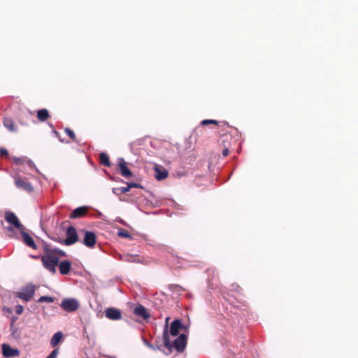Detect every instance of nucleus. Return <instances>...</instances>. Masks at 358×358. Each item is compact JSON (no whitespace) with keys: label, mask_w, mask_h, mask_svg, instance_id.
<instances>
[{"label":"nucleus","mask_w":358,"mask_h":358,"mask_svg":"<svg viewBox=\"0 0 358 358\" xmlns=\"http://www.w3.org/2000/svg\"><path fill=\"white\" fill-rule=\"evenodd\" d=\"M112 191H113V193L116 195H119L120 194H121L120 192V190L118 189V188H116V187L113 188Z\"/></svg>","instance_id":"obj_37"},{"label":"nucleus","mask_w":358,"mask_h":358,"mask_svg":"<svg viewBox=\"0 0 358 358\" xmlns=\"http://www.w3.org/2000/svg\"><path fill=\"white\" fill-rule=\"evenodd\" d=\"M217 122L216 120H203L201 124L202 125H207V124H217Z\"/></svg>","instance_id":"obj_28"},{"label":"nucleus","mask_w":358,"mask_h":358,"mask_svg":"<svg viewBox=\"0 0 358 358\" xmlns=\"http://www.w3.org/2000/svg\"><path fill=\"white\" fill-rule=\"evenodd\" d=\"M96 234L94 232L86 231L83 243L88 248H92L96 243Z\"/></svg>","instance_id":"obj_8"},{"label":"nucleus","mask_w":358,"mask_h":358,"mask_svg":"<svg viewBox=\"0 0 358 358\" xmlns=\"http://www.w3.org/2000/svg\"><path fill=\"white\" fill-rule=\"evenodd\" d=\"M3 126L10 132H17V129L11 118L5 117L3 120Z\"/></svg>","instance_id":"obj_17"},{"label":"nucleus","mask_w":358,"mask_h":358,"mask_svg":"<svg viewBox=\"0 0 358 358\" xmlns=\"http://www.w3.org/2000/svg\"><path fill=\"white\" fill-rule=\"evenodd\" d=\"M0 153L1 155H8V151L5 148H1L0 149Z\"/></svg>","instance_id":"obj_36"},{"label":"nucleus","mask_w":358,"mask_h":358,"mask_svg":"<svg viewBox=\"0 0 358 358\" xmlns=\"http://www.w3.org/2000/svg\"><path fill=\"white\" fill-rule=\"evenodd\" d=\"M79 301L75 298H66L62 301L60 307L65 311L71 313L79 308Z\"/></svg>","instance_id":"obj_4"},{"label":"nucleus","mask_w":358,"mask_h":358,"mask_svg":"<svg viewBox=\"0 0 358 358\" xmlns=\"http://www.w3.org/2000/svg\"><path fill=\"white\" fill-rule=\"evenodd\" d=\"M161 351H162L163 353H164L165 355H169V353H168L167 352H165V351H164V350H163L162 349V350H161Z\"/></svg>","instance_id":"obj_41"},{"label":"nucleus","mask_w":358,"mask_h":358,"mask_svg":"<svg viewBox=\"0 0 358 358\" xmlns=\"http://www.w3.org/2000/svg\"><path fill=\"white\" fill-rule=\"evenodd\" d=\"M106 317L111 320H118L122 317L121 311L115 308H108L105 310Z\"/></svg>","instance_id":"obj_10"},{"label":"nucleus","mask_w":358,"mask_h":358,"mask_svg":"<svg viewBox=\"0 0 358 358\" xmlns=\"http://www.w3.org/2000/svg\"><path fill=\"white\" fill-rule=\"evenodd\" d=\"M118 166L120 171V173L124 178H130L132 176L131 171L126 165V162L123 158H119L118 159Z\"/></svg>","instance_id":"obj_11"},{"label":"nucleus","mask_w":358,"mask_h":358,"mask_svg":"<svg viewBox=\"0 0 358 358\" xmlns=\"http://www.w3.org/2000/svg\"><path fill=\"white\" fill-rule=\"evenodd\" d=\"M124 260L129 262H139V261L136 260L134 256L127 257Z\"/></svg>","instance_id":"obj_32"},{"label":"nucleus","mask_w":358,"mask_h":358,"mask_svg":"<svg viewBox=\"0 0 358 358\" xmlns=\"http://www.w3.org/2000/svg\"><path fill=\"white\" fill-rule=\"evenodd\" d=\"M117 235L123 238H131V235L127 231L124 230H120L117 232Z\"/></svg>","instance_id":"obj_27"},{"label":"nucleus","mask_w":358,"mask_h":358,"mask_svg":"<svg viewBox=\"0 0 358 358\" xmlns=\"http://www.w3.org/2000/svg\"><path fill=\"white\" fill-rule=\"evenodd\" d=\"M25 162H26V163H27V166H28L29 168H31V169H36V166H35V164H34V163L31 160H30V159H27V158L25 157Z\"/></svg>","instance_id":"obj_30"},{"label":"nucleus","mask_w":358,"mask_h":358,"mask_svg":"<svg viewBox=\"0 0 358 358\" xmlns=\"http://www.w3.org/2000/svg\"><path fill=\"white\" fill-rule=\"evenodd\" d=\"M127 186L130 190L132 187H140L141 185L135 182H128Z\"/></svg>","instance_id":"obj_33"},{"label":"nucleus","mask_w":358,"mask_h":358,"mask_svg":"<svg viewBox=\"0 0 358 358\" xmlns=\"http://www.w3.org/2000/svg\"><path fill=\"white\" fill-rule=\"evenodd\" d=\"M228 154H229V149H228V148H225V149H224V150H222V155H223L224 157L227 156V155H228Z\"/></svg>","instance_id":"obj_38"},{"label":"nucleus","mask_w":358,"mask_h":358,"mask_svg":"<svg viewBox=\"0 0 358 358\" xmlns=\"http://www.w3.org/2000/svg\"><path fill=\"white\" fill-rule=\"evenodd\" d=\"M169 320V317H166V324H165V326H166V325H167V326L169 327V325H168Z\"/></svg>","instance_id":"obj_40"},{"label":"nucleus","mask_w":358,"mask_h":358,"mask_svg":"<svg viewBox=\"0 0 358 358\" xmlns=\"http://www.w3.org/2000/svg\"><path fill=\"white\" fill-rule=\"evenodd\" d=\"M24 308L21 305H17L15 308V311L17 315H20L22 313Z\"/></svg>","instance_id":"obj_29"},{"label":"nucleus","mask_w":358,"mask_h":358,"mask_svg":"<svg viewBox=\"0 0 358 358\" xmlns=\"http://www.w3.org/2000/svg\"><path fill=\"white\" fill-rule=\"evenodd\" d=\"M99 159L102 165L108 167L110 166L109 157L106 153L101 152L99 155Z\"/></svg>","instance_id":"obj_22"},{"label":"nucleus","mask_w":358,"mask_h":358,"mask_svg":"<svg viewBox=\"0 0 358 358\" xmlns=\"http://www.w3.org/2000/svg\"><path fill=\"white\" fill-rule=\"evenodd\" d=\"M58 355V350L55 349L47 357L48 358H56Z\"/></svg>","instance_id":"obj_31"},{"label":"nucleus","mask_w":358,"mask_h":358,"mask_svg":"<svg viewBox=\"0 0 358 358\" xmlns=\"http://www.w3.org/2000/svg\"><path fill=\"white\" fill-rule=\"evenodd\" d=\"M187 336L185 334H180L173 342V345L178 352H182L187 345Z\"/></svg>","instance_id":"obj_7"},{"label":"nucleus","mask_w":358,"mask_h":358,"mask_svg":"<svg viewBox=\"0 0 358 358\" xmlns=\"http://www.w3.org/2000/svg\"><path fill=\"white\" fill-rule=\"evenodd\" d=\"M21 234H22V236L23 238L24 243L29 247H30L33 249H36V245L34 239L25 231H22Z\"/></svg>","instance_id":"obj_18"},{"label":"nucleus","mask_w":358,"mask_h":358,"mask_svg":"<svg viewBox=\"0 0 358 358\" xmlns=\"http://www.w3.org/2000/svg\"><path fill=\"white\" fill-rule=\"evenodd\" d=\"M155 176L156 179L158 180H164L166 178H167V176H168V174H169L168 171L164 169H161L159 167L155 166Z\"/></svg>","instance_id":"obj_19"},{"label":"nucleus","mask_w":358,"mask_h":358,"mask_svg":"<svg viewBox=\"0 0 358 358\" xmlns=\"http://www.w3.org/2000/svg\"><path fill=\"white\" fill-rule=\"evenodd\" d=\"M14 160H15V163H16L17 164H21L22 162H25V157H22V158H15V159H14Z\"/></svg>","instance_id":"obj_35"},{"label":"nucleus","mask_w":358,"mask_h":358,"mask_svg":"<svg viewBox=\"0 0 358 358\" xmlns=\"http://www.w3.org/2000/svg\"><path fill=\"white\" fill-rule=\"evenodd\" d=\"M163 340H164V346L169 350V352H171L174 345L172 344V343L170 341L167 325H166L164 329Z\"/></svg>","instance_id":"obj_15"},{"label":"nucleus","mask_w":358,"mask_h":358,"mask_svg":"<svg viewBox=\"0 0 358 358\" xmlns=\"http://www.w3.org/2000/svg\"><path fill=\"white\" fill-rule=\"evenodd\" d=\"M66 134L73 140L76 139V135L74 132L69 128L65 129Z\"/></svg>","instance_id":"obj_26"},{"label":"nucleus","mask_w":358,"mask_h":358,"mask_svg":"<svg viewBox=\"0 0 358 358\" xmlns=\"http://www.w3.org/2000/svg\"><path fill=\"white\" fill-rule=\"evenodd\" d=\"M37 117L41 121L44 122L49 117V113L46 109H41L37 112Z\"/></svg>","instance_id":"obj_21"},{"label":"nucleus","mask_w":358,"mask_h":358,"mask_svg":"<svg viewBox=\"0 0 358 358\" xmlns=\"http://www.w3.org/2000/svg\"><path fill=\"white\" fill-rule=\"evenodd\" d=\"M14 178L15 185L18 189H20L27 192H31L33 191L34 188L31 184L27 180L19 176H15Z\"/></svg>","instance_id":"obj_5"},{"label":"nucleus","mask_w":358,"mask_h":358,"mask_svg":"<svg viewBox=\"0 0 358 358\" xmlns=\"http://www.w3.org/2000/svg\"><path fill=\"white\" fill-rule=\"evenodd\" d=\"M46 358H48V357H46Z\"/></svg>","instance_id":"obj_42"},{"label":"nucleus","mask_w":358,"mask_h":358,"mask_svg":"<svg viewBox=\"0 0 358 358\" xmlns=\"http://www.w3.org/2000/svg\"><path fill=\"white\" fill-rule=\"evenodd\" d=\"M36 289V287L34 285L27 284L17 293V296L22 300L29 301L34 296Z\"/></svg>","instance_id":"obj_2"},{"label":"nucleus","mask_w":358,"mask_h":358,"mask_svg":"<svg viewBox=\"0 0 358 358\" xmlns=\"http://www.w3.org/2000/svg\"><path fill=\"white\" fill-rule=\"evenodd\" d=\"M88 208L87 206H80L74 209L70 214L69 217L71 219H76L83 217L86 215Z\"/></svg>","instance_id":"obj_13"},{"label":"nucleus","mask_w":358,"mask_h":358,"mask_svg":"<svg viewBox=\"0 0 358 358\" xmlns=\"http://www.w3.org/2000/svg\"><path fill=\"white\" fill-rule=\"evenodd\" d=\"M2 353L5 357H13L19 355V350L12 348L8 344L2 345Z\"/></svg>","instance_id":"obj_12"},{"label":"nucleus","mask_w":358,"mask_h":358,"mask_svg":"<svg viewBox=\"0 0 358 358\" xmlns=\"http://www.w3.org/2000/svg\"><path fill=\"white\" fill-rule=\"evenodd\" d=\"M116 221L119 222L120 223H121V224H122L124 225H126L125 222L123 220H122L120 217H117L116 218Z\"/></svg>","instance_id":"obj_39"},{"label":"nucleus","mask_w":358,"mask_h":358,"mask_svg":"<svg viewBox=\"0 0 358 358\" xmlns=\"http://www.w3.org/2000/svg\"><path fill=\"white\" fill-rule=\"evenodd\" d=\"M66 252L59 248L47 247L42 256L43 266L52 273L56 272V266L59 264L60 257H65Z\"/></svg>","instance_id":"obj_1"},{"label":"nucleus","mask_w":358,"mask_h":358,"mask_svg":"<svg viewBox=\"0 0 358 358\" xmlns=\"http://www.w3.org/2000/svg\"><path fill=\"white\" fill-rule=\"evenodd\" d=\"M118 189L121 194H124L129 191L128 186L120 187Z\"/></svg>","instance_id":"obj_34"},{"label":"nucleus","mask_w":358,"mask_h":358,"mask_svg":"<svg viewBox=\"0 0 358 358\" xmlns=\"http://www.w3.org/2000/svg\"><path fill=\"white\" fill-rule=\"evenodd\" d=\"M14 320L12 321L10 324V329L12 331V336L15 339H19L20 338V332L18 329H14L13 327Z\"/></svg>","instance_id":"obj_23"},{"label":"nucleus","mask_w":358,"mask_h":358,"mask_svg":"<svg viewBox=\"0 0 358 358\" xmlns=\"http://www.w3.org/2000/svg\"><path fill=\"white\" fill-rule=\"evenodd\" d=\"M143 343L148 348H150V349L153 350H162V348L161 346H157L155 347L154 345V344H152L150 343V342H148L146 339L143 338Z\"/></svg>","instance_id":"obj_25"},{"label":"nucleus","mask_w":358,"mask_h":358,"mask_svg":"<svg viewBox=\"0 0 358 358\" xmlns=\"http://www.w3.org/2000/svg\"><path fill=\"white\" fill-rule=\"evenodd\" d=\"M134 313L139 317H141L144 320H147L150 317V315L147 311L146 308L142 305L137 306L134 309Z\"/></svg>","instance_id":"obj_14"},{"label":"nucleus","mask_w":358,"mask_h":358,"mask_svg":"<svg viewBox=\"0 0 358 358\" xmlns=\"http://www.w3.org/2000/svg\"><path fill=\"white\" fill-rule=\"evenodd\" d=\"M54 301V298L48 296H42L38 299V303H52Z\"/></svg>","instance_id":"obj_24"},{"label":"nucleus","mask_w":358,"mask_h":358,"mask_svg":"<svg viewBox=\"0 0 358 358\" xmlns=\"http://www.w3.org/2000/svg\"><path fill=\"white\" fill-rule=\"evenodd\" d=\"M181 329L186 330L187 327L181 322L180 320H175L171 324L170 334L173 336H178L179 331Z\"/></svg>","instance_id":"obj_9"},{"label":"nucleus","mask_w":358,"mask_h":358,"mask_svg":"<svg viewBox=\"0 0 358 358\" xmlns=\"http://www.w3.org/2000/svg\"><path fill=\"white\" fill-rule=\"evenodd\" d=\"M4 217H5V220L6 222H8L10 224H12L16 229H21V230L23 229V226L19 221L17 217L13 212L6 211L5 213Z\"/></svg>","instance_id":"obj_6"},{"label":"nucleus","mask_w":358,"mask_h":358,"mask_svg":"<svg viewBox=\"0 0 358 358\" xmlns=\"http://www.w3.org/2000/svg\"><path fill=\"white\" fill-rule=\"evenodd\" d=\"M63 337V334L61 331H57L55 333L51 340H50V345L52 347H55L62 340Z\"/></svg>","instance_id":"obj_20"},{"label":"nucleus","mask_w":358,"mask_h":358,"mask_svg":"<svg viewBox=\"0 0 358 358\" xmlns=\"http://www.w3.org/2000/svg\"><path fill=\"white\" fill-rule=\"evenodd\" d=\"M66 238L64 240H60L58 242L64 243L66 245H71L78 241V236L77 231L74 227L70 226L66 229Z\"/></svg>","instance_id":"obj_3"},{"label":"nucleus","mask_w":358,"mask_h":358,"mask_svg":"<svg viewBox=\"0 0 358 358\" xmlns=\"http://www.w3.org/2000/svg\"><path fill=\"white\" fill-rule=\"evenodd\" d=\"M58 265L61 274L66 275L69 273L71 266V263L69 261H62Z\"/></svg>","instance_id":"obj_16"}]
</instances>
